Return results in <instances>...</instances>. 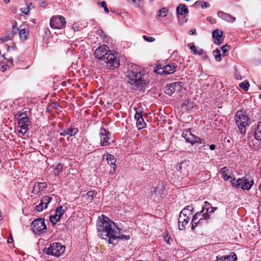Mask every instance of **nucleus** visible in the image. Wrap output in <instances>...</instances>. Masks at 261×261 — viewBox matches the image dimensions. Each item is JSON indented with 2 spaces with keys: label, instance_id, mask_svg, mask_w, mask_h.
Returning <instances> with one entry per match:
<instances>
[{
  "label": "nucleus",
  "instance_id": "50",
  "mask_svg": "<svg viewBox=\"0 0 261 261\" xmlns=\"http://www.w3.org/2000/svg\"><path fill=\"white\" fill-rule=\"evenodd\" d=\"M41 2L40 4V6L43 8H45L48 5V3L46 0H40Z\"/></svg>",
  "mask_w": 261,
  "mask_h": 261
},
{
  "label": "nucleus",
  "instance_id": "31",
  "mask_svg": "<svg viewBox=\"0 0 261 261\" xmlns=\"http://www.w3.org/2000/svg\"><path fill=\"white\" fill-rule=\"evenodd\" d=\"M213 56L217 61H220L221 60V55L220 51L218 49H216L213 52Z\"/></svg>",
  "mask_w": 261,
  "mask_h": 261
},
{
  "label": "nucleus",
  "instance_id": "4",
  "mask_svg": "<svg viewBox=\"0 0 261 261\" xmlns=\"http://www.w3.org/2000/svg\"><path fill=\"white\" fill-rule=\"evenodd\" d=\"M234 119L240 133L245 134L246 127L250 123V120L246 111L242 110L238 111L235 115Z\"/></svg>",
  "mask_w": 261,
  "mask_h": 261
},
{
  "label": "nucleus",
  "instance_id": "7",
  "mask_svg": "<svg viewBox=\"0 0 261 261\" xmlns=\"http://www.w3.org/2000/svg\"><path fill=\"white\" fill-rule=\"evenodd\" d=\"M65 251V246L61 245V243L55 242L51 244L47 248L44 249V252L48 254L55 256H59Z\"/></svg>",
  "mask_w": 261,
  "mask_h": 261
},
{
  "label": "nucleus",
  "instance_id": "45",
  "mask_svg": "<svg viewBox=\"0 0 261 261\" xmlns=\"http://www.w3.org/2000/svg\"><path fill=\"white\" fill-rule=\"evenodd\" d=\"M227 48H230V46L226 44L225 45H223L221 48L223 56L226 55V53L228 51V49H227Z\"/></svg>",
  "mask_w": 261,
  "mask_h": 261
},
{
  "label": "nucleus",
  "instance_id": "19",
  "mask_svg": "<svg viewBox=\"0 0 261 261\" xmlns=\"http://www.w3.org/2000/svg\"><path fill=\"white\" fill-rule=\"evenodd\" d=\"M219 172L220 174H221L222 177L225 181L228 180V179L231 180L233 179V177L230 176L231 172L227 167H224L221 168L219 171Z\"/></svg>",
  "mask_w": 261,
  "mask_h": 261
},
{
  "label": "nucleus",
  "instance_id": "46",
  "mask_svg": "<svg viewBox=\"0 0 261 261\" xmlns=\"http://www.w3.org/2000/svg\"><path fill=\"white\" fill-rule=\"evenodd\" d=\"M98 4H100L101 6L103 8L105 12H106V13L109 12V9L107 8V5H106V2L102 1L100 3L99 2H98Z\"/></svg>",
  "mask_w": 261,
  "mask_h": 261
},
{
  "label": "nucleus",
  "instance_id": "11",
  "mask_svg": "<svg viewBox=\"0 0 261 261\" xmlns=\"http://www.w3.org/2000/svg\"><path fill=\"white\" fill-rule=\"evenodd\" d=\"M216 209L217 208L213 207L210 203L205 201L202 210L198 212V213H200V215L205 220H208L210 219V216L208 213H214Z\"/></svg>",
  "mask_w": 261,
  "mask_h": 261
},
{
  "label": "nucleus",
  "instance_id": "35",
  "mask_svg": "<svg viewBox=\"0 0 261 261\" xmlns=\"http://www.w3.org/2000/svg\"><path fill=\"white\" fill-rule=\"evenodd\" d=\"M168 13V10L166 8H163L160 9L159 11V17H165L166 16L167 13Z\"/></svg>",
  "mask_w": 261,
  "mask_h": 261
},
{
  "label": "nucleus",
  "instance_id": "6",
  "mask_svg": "<svg viewBox=\"0 0 261 261\" xmlns=\"http://www.w3.org/2000/svg\"><path fill=\"white\" fill-rule=\"evenodd\" d=\"M177 65L172 63H165L164 64L157 65L154 70V72L160 75H167L175 72Z\"/></svg>",
  "mask_w": 261,
  "mask_h": 261
},
{
  "label": "nucleus",
  "instance_id": "43",
  "mask_svg": "<svg viewBox=\"0 0 261 261\" xmlns=\"http://www.w3.org/2000/svg\"><path fill=\"white\" fill-rule=\"evenodd\" d=\"M142 37L147 42H152L155 41V38L152 37H149L146 35H143Z\"/></svg>",
  "mask_w": 261,
  "mask_h": 261
},
{
  "label": "nucleus",
  "instance_id": "33",
  "mask_svg": "<svg viewBox=\"0 0 261 261\" xmlns=\"http://www.w3.org/2000/svg\"><path fill=\"white\" fill-rule=\"evenodd\" d=\"M249 86V83L247 81H245L239 84L240 87L243 89L245 91H248Z\"/></svg>",
  "mask_w": 261,
  "mask_h": 261
},
{
  "label": "nucleus",
  "instance_id": "37",
  "mask_svg": "<svg viewBox=\"0 0 261 261\" xmlns=\"http://www.w3.org/2000/svg\"><path fill=\"white\" fill-rule=\"evenodd\" d=\"M194 144L196 143L198 144H203V146H205V142L204 141L203 139L198 137V136H196L195 139H194L193 141Z\"/></svg>",
  "mask_w": 261,
  "mask_h": 261
},
{
  "label": "nucleus",
  "instance_id": "2",
  "mask_svg": "<svg viewBox=\"0 0 261 261\" xmlns=\"http://www.w3.org/2000/svg\"><path fill=\"white\" fill-rule=\"evenodd\" d=\"M94 56L100 60L106 69L113 70L119 66V60L116 54L112 53L106 45L99 46L95 50Z\"/></svg>",
  "mask_w": 261,
  "mask_h": 261
},
{
  "label": "nucleus",
  "instance_id": "24",
  "mask_svg": "<svg viewBox=\"0 0 261 261\" xmlns=\"http://www.w3.org/2000/svg\"><path fill=\"white\" fill-rule=\"evenodd\" d=\"M254 136L257 140H259L261 142V121L259 122L256 126Z\"/></svg>",
  "mask_w": 261,
  "mask_h": 261
},
{
  "label": "nucleus",
  "instance_id": "10",
  "mask_svg": "<svg viewBox=\"0 0 261 261\" xmlns=\"http://www.w3.org/2000/svg\"><path fill=\"white\" fill-rule=\"evenodd\" d=\"M184 83L180 82H174L166 85L165 87V92L168 95H171L173 93L180 92L182 89Z\"/></svg>",
  "mask_w": 261,
  "mask_h": 261
},
{
  "label": "nucleus",
  "instance_id": "1",
  "mask_svg": "<svg viewBox=\"0 0 261 261\" xmlns=\"http://www.w3.org/2000/svg\"><path fill=\"white\" fill-rule=\"evenodd\" d=\"M96 228L98 236L102 239L107 240L110 244H114L117 235L121 233V229L109 217L101 215L98 217Z\"/></svg>",
  "mask_w": 261,
  "mask_h": 261
},
{
  "label": "nucleus",
  "instance_id": "32",
  "mask_svg": "<svg viewBox=\"0 0 261 261\" xmlns=\"http://www.w3.org/2000/svg\"><path fill=\"white\" fill-rule=\"evenodd\" d=\"M36 184L37 188L36 194H38L41 191H42L46 187V184L45 182H37Z\"/></svg>",
  "mask_w": 261,
  "mask_h": 261
},
{
  "label": "nucleus",
  "instance_id": "64",
  "mask_svg": "<svg viewBox=\"0 0 261 261\" xmlns=\"http://www.w3.org/2000/svg\"><path fill=\"white\" fill-rule=\"evenodd\" d=\"M10 0H4V2L8 4L10 2Z\"/></svg>",
  "mask_w": 261,
  "mask_h": 261
},
{
  "label": "nucleus",
  "instance_id": "14",
  "mask_svg": "<svg viewBox=\"0 0 261 261\" xmlns=\"http://www.w3.org/2000/svg\"><path fill=\"white\" fill-rule=\"evenodd\" d=\"M79 132L78 128L71 125L63 129L60 135L62 136H69L70 137L75 136Z\"/></svg>",
  "mask_w": 261,
  "mask_h": 261
},
{
  "label": "nucleus",
  "instance_id": "5",
  "mask_svg": "<svg viewBox=\"0 0 261 261\" xmlns=\"http://www.w3.org/2000/svg\"><path fill=\"white\" fill-rule=\"evenodd\" d=\"M231 185L237 189H241L243 190H249L254 185V180L252 178H247V176H243L239 178L236 180V178L229 180Z\"/></svg>",
  "mask_w": 261,
  "mask_h": 261
},
{
  "label": "nucleus",
  "instance_id": "57",
  "mask_svg": "<svg viewBox=\"0 0 261 261\" xmlns=\"http://www.w3.org/2000/svg\"><path fill=\"white\" fill-rule=\"evenodd\" d=\"M215 148H216V146H215V145H214V144H212V145H210V149L211 150H214Z\"/></svg>",
  "mask_w": 261,
  "mask_h": 261
},
{
  "label": "nucleus",
  "instance_id": "16",
  "mask_svg": "<svg viewBox=\"0 0 261 261\" xmlns=\"http://www.w3.org/2000/svg\"><path fill=\"white\" fill-rule=\"evenodd\" d=\"M217 16L222 19L229 23H232L236 20L235 17L229 14L226 13L222 11H219L218 12Z\"/></svg>",
  "mask_w": 261,
  "mask_h": 261
},
{
  "label": "nucleus",
  "instance_id": "60",
  "mask_svg": "<svg viewBox=\"0 0 261 261\" xmlns=\"http://www.w3.org/2000/svg\"><path fill=\"white\" fill-rule=\"evenodd\" d=\"M196 32V30H191L189 31V34L192 35H193L195 34Z\"/></svg>",
  "mask_w": 261,
  "mask_h": 261
},
{
  "label": "nucleus",
  "instance_id": "55",
  "mask_svg": "<svg viewBox=\"0 0 261 261\" xmlns=\"http://www.w3.org/2000/svg\"><path fill=\"white\" fill-rule=\"evenodd\" d=\"M13 242V238H12V236L11 234H10L8 239V240H7V242L8 243H12Z\"/></svg>",
  "mask_w": 261,
  "mask_h": 261
},
{
  "label": "nucleus",
  "instance_id": "40",
  "mask_svg": "<svg viewBox=\"0 0 261 261\" xmlns=\"http://www.w3.org/2000/svg\"><path fill=\"white\" fill-rule=\"evenodd\" d=\"M12 32L10 35H12L13 37L14 35H16L17 32H18V29L17 27V23L16 22H14V23L12 25Z\"/></svg>",
  "mask_w": 261,
  "mask_h": 261
},
{
  "label": "nucleus",
  "instance_id": "36",
  "mask_svg": "<svg viewBox=\"0 0 261 261\" xmlns=\"http://www.w3.org/2000/svg\"><path fill=\"white\" fill-rule=\"evenodd\" d=\"M43 202L45 203V205L44 206V208H47L48 207V204L51 202L52 200V198L47 196L44 197L42 199Z\"/></svg>",
  "mask_w": 261,
  "mask_h": 261
},
{
  "label": "nucleus",
  "instance_id": "44",
  "mask_svg": "<svg viewBox=\"0 0 261 261\" xmlns=\"http://www.w3.org/2000/svg\"><path fill=\"white\" fill-rule=\"evenodd\" d=\"M12 38H13V35L9 34L8 35H7V36H6L3 38H1L2 43L6 42L9 40H10L12 39Z\"/></svg>",
  "mask_w": 261,
  "mask_h": 261
},
{
  "label": "nucleus",
  "instance_id": "15",
  "mask_svg": "<svg viewBox=\"0 0 261 261\" xmlns=\"http://www.w3.org/2000/svg\"><path fill=\"white\" fill-rule=\"evenodd\" d=\"M110 133L104 128H100V138H101V145L102 146H107L109 145V140L110 139L109 136Z\"/></svg>",
  "mask_w": 261,
  "mask_h": 261
},
{
  "label": "nucleus",
  "instance_id": "9",
  "mask_svg": "<svg viewBox=\"0 0 261 261\" xmlns=\"http://www.w3.org/2000/svg\"><path fill=\"white\" fill-rule=\"evenodd\" d=\"M65 18L62 16H54L50 20V26L54 29H61L66 25Z\"/></svg>",
  "mask_w": 261,
  "mask_h": 261
},
{
  "label": "nucleus",
  "instance_id": "3",
  "mask_svg": "<svg viewBox=\"0 0 261 261\" xmlns=\"http://www.w3.org/2000/svg\"><path fill=\"white\" fill-rule=\"evenodd\" d=\"M126 81L132 88L141 90L146 88L149 82L146 79L145 75L142 74L140 72L129 71L126 75Z\"/></svg>",
  "mask_w": 261,
  "mask_h": 261
},
{
  "label": "nucleus",
  "instance_id": "56",
  "mask_svg": "<svg viewBox=\"0 0 261 261\" xmlns=\"http://www.w3.org/2000/svg\"><path fill=\"white\" fill-rule=\"evenodd\" d=\"M37 191V186H36V184L35 185L33 190H32V193H33L34 194H36V191Z\"/></svg>",
  "mask_w": 261,
  "mask_h": 261
},
{
  "label": "nucleus",
  "instance_id": "23",
  "mask_svg": "<svg viewBox=\"0 0 261 261\" xmlns=\"http://www.w3.org/2000/svg\"><path fill=\"white\" fill-rule=\"evenodd\" d=\"M223 32L219 31V30H215L213 32V37L216 40L215 43L217 45H220L221 42L220 41V39L222 36Z\"/></svg>",
  "mask_w": 261,
  "mask_h": 261
},
{
  "label": "nucleus",
  "instance_id": "29",
  "mask_svg": "<svg viewBox=\"0 0 261 261\" xmlns=\"http://www.w3.org/2000/svg\"><path fill=\"white\" fill-rule=\"evenodd\" d=\"M61 218V217L59 215L55 214V215H51L49 217V220L50 221L53 223L54 225H55L58 221L60 220Z\"/></svg>",
  "mask_w": 261,
  "mask_h": 261
},
{
  "label": "nucleus",
  "instance_id": "28",
  "mask_svg": "<svg viewBox=\"0 0 261 261\" xmlns=\"http://www.w3.org/2000/svg\"><path fill=\"white\" fill-rule=\"evenodd\" d=\"M107 157L106 158V160L107 161V162L111 166L113 165H116L115 163L116 162V159L114 157V155L108 154Z\"/></svg>",
  "mask_w": 261,
  "mask_h": 261
},
{
  "label": "nucleus",
  "instance_id": "8",
  "mask_svg": "<svg viewBox=\"0 0 261 261\" xmlns=\"http://www.w3.org/2000/svg\"><path fill=\"white\" fill-rule=\"evenodd\" d=\"M32 230L35 234L44 232L46 229V225L44 218H37L32 223Z\"/></svg>",
  "mask_w": 261,
  "mask_h": 261
},
{
  "label": "nucleus",
  "instance_id": "17",
  "mask_svg": "<svg viewBox=\"0 0 261 261\" xmlns=\"http://www.w3.org/2000/svg\"><path fill=\"white\" fill-rule=\"evenodd\" d=\"M182 136L185 139L187 142L194 145V139H195L196 135H193L191 133V129H188L184 131L182 134Z\"/></svg>",
  "mask_w": 261,
  "mask_h": 261
},
{
  "label": "nucleus",
  "instance_id": "12",
  "mask_svg": "<svg viewBox=\"0 0 261 261\" xmlns=\"http://www.w3.org/2000/svg\"><path fill=\"white\" fill-rule=\"evenodd\" d=\"M201 216L200 214V213H196L193 217V218L192 219L191 221V229L192 230H194L195 227L198 225H202L204 224L205 222L207 223V220H205V219L203 217H201L199 219V217Z\"/></svg>",
  "mask_w": 261,
  "mask_h": 261
},
{
  "label": "nucleus",
  "instance_id": "62",
  "mask_svg": "<svg viewBox=\"0 0 261 261\" xmlns=\"http://www.w3.org/2000/svg\"><path fill=\"white\" fill-rule=\"evenodd\" d=\"M22 116H27V112L25 111V112H22Z\"/></svg>",
  "mask_w": 261,
  "mask_h": 261
},
{
  "label": "nucleus",
  "instance_id": "54",
  "mask_svg": "<svg viewBox=\"0 0 261 261\" xmlns=\"http://www.w3.org/2000/svg\"><path fill=\"white\" fill-rule=\"evenodd\" d=\"M235 77L236 79H237L238 80L242 79L241 76L240 75V73L237 72V70L236 71Z\"/></svg>",
  "mask_w": 261,
  "mask_h": 261
},
{
  "label": "nucleus",
  "instance_id": "58",
  "mask_svg": "<svg viewBox=\"0 0 261 261\" xmlns=\"http://www.w3.org/2000/svg\"><path fill=\"white\" fill-rule=\"evenodd\" d=\"M7 65H3L2 67V71L3 72H4L6 70H7Z\"/></svg>",
  "mask_w": 261,
  "mask_h": 261
},
{
  "label": "nucleus",
  "instance_id": "22",
  "mask_svg": "<svg viewBox=\"0 0 261 261\" xmlns=\"http://www.w3.org/2000/svg\"><path fill=\"white\" fill-rule=\"evenodd\" d=\"M190 217V216L184 217L183 220L181 221V217H179L178 227L180 230H184L185 229V225L188 224Z\"/></svg>",
  "mask_w": 261,
  "mask_h": 261
},
{
  "label": "nucleus",
  "instance_id": "13",
  "mask_svg": "<svg viewBox=\"0 0 261 261\" xmlns=\"http://www.w3.org/2000/svg\"><path fill=\"white\" fill-rule=\"evenodd\" d=\"M165 190V186L163 182L159 183L153 189L152 195L154 193L155 196L159 200L163 197Z\"/></svg>",
  "mask_w": 261,
  "mask_h": 261
},
{
  "label": "nucleus",
  "instance_id": "61",
  "mask_svg": "<svg viewBox=\"0 0 261 261\" xmlns=\"http://www.w3.org/2000/svg\"><path fill=\"white\" fill-rule=\"evenodd\" d=\"M62 168V166H61V164H59L57 167L56 168V169L57 170H60Z\"/></svg>",
  "mask_w": 261,
  "mask_h": 261
},
{
  "label": "nucleus",
  "instance_id": "18",
  "mask_svg": "<svg viewBox=\"0 0 261 261\" xmlns=\"http://www.w3.org/2000/svg\"><path fill=\"white\" fill-rule=\"evenodd\" d=\"M216 258L215 261H236L238 258L237 255L233 252H231L230 255L218 256Z\"/></svg>",
  "mask_w": 261,
  "mask_h": 261
},
{
  "label": "nucleus",
  "instance_id": "34",
  "mask_svg": "<svg viewBox=\"0 0 261 261\" xmlns=\"http://www.w3.org/2000/svg\"><path fill=\"white\" fill-rule=\"evenodd\" d=\"M27 34L28 32L25 29H21L19 32V35L21 39L26 40L27 39Z\"/></svg>",
  "mask_w": 261,
  "mask_h": 261
},
{
  "label": "nucleus",
  "instance_id": "49",
  "mask_svg": "<svg viewBox=\"0 0 261 261\" xmlns=\"http://www.w3.org/2000/svg\"><path fill=\"white\" fill-rule=\"evenodd\" d=\"M111 169L109 171V174L111 175H113L115 173V169L116 168V165H113L111 166Z\"/></svg>",
  "mask_w": 261,
  "mask_h": 261
},
{
  "label": "nucleus",
  "instance_id": "30",
  "mask_svg": "<svg viewBox=\"0 0 261 261\" xmlns=\"http://www.w3.org/2000/svg\"><path fill=\"white\" fill-rule=\"evenodd\" d=\"M137 126L138 129L140 130L146 126V123L144 122V119L141 118V119L137 120L136 122Z\"/></svg>",
  "mask_w": 261,
  "mask_h": 261
},
{
  "label": "nucleus",
  "instance_id": "48",
  "mask_svg": "<svg viewBox=\"0 0 261 261\" xmlns=\"http://www.w3.org/2000/svg\"><path fill=\"white\" fill-rule=\"evenodd\" d=\"M141 118H143L141 113L137 111L135 115V119L137 121V120L141 119Z\"/></svg>",
  "mask_w": 261,
  "mask_h": 261
},
{
  "label": "nucleus",
  "instance_id": "25",
  "mask_svg": "<svg viewBox=\"0 0 261 261\" xmlns=\"http://www.w3.org/2000/svg\"><path fill=\"white\" fill-rule=\"evenodd\" d=\"M194 105V101L191 100L189 99H187L185 100L183 103L182 107L185 110H189L193 108Z\"/></svg>",
  "mask_w": 261,
  "mask_h": 261
},
{
  "label": "nucleus",
  "instance_id": "39",
  "mask_svg": "<svg viewBox=\"0 0 261 261\" xmlns=\"http://www.w3.org/2000/svg\"><path fill=\"white\" fill-rule=\"evenodd\" d=\"M20 128V130L19 132L21 133L22 135H24L27 132V130L29 129V126H24V125H18Z\"/></svg>",
  "mask_w": 261,
  "mask_h": 261
},
{
  "label": "nucleus",
  "instance_id": "53",
  "mask_svg": "<svg viewBox=\"0 0 261 261\" xmlns=\"http://www.w3.org/2000/svg\"><path fill=\"white\" fill-rule=\"evenodd\" d=\"M210 7V5L207 2H203L202 4L201 5V7L202 8H209Z\"/></svg>",
  "mask_w": 261,
  "mask_h": 261
},
{
  "label": "nucleus",
  "instance_id": "59",
  "mask_svg": "<svg viewBox=\"0 0 261 261\" xmlns=\"http://www.w3.org/2000/svg\"><path fill=\"white\" fill-rule=\"evenodd\" d=\"M202 58L203 59V60H206L208 59V56L206 54H204L202 57Z\"/></svg>",
  "mask_w": 261,
  "mask_h": 261
},
{
  "label": "nucleus",
  "instance_id": "52",
  "mask_svg": "<svg viewBox=\"0 0 261 261\" xmlns=\"http://www.w3.org/2000/svg\"><path fill=\"white\" fill-rule=\"evenodd\" d=\"M22 117V113L20 111L17 112V113L15 115V118L17 120H19V118Z\"/></svg>",
  "mask_w": 261,
  "mask_h": 261
},
{
  "label": "nucleus",
  "instance_id": "41",
  "mask_svg": "<svg viewBox=\"0 0 261 261\" xmlns=\"http://www.w3.org/2000/svg\"><path fill=\"white\" fill-rule=\"evenodd\" d=\"M94 192L93 191H89L87 193V199L90 201H92L94 199Z\"/></svg>",
  "mask_w": 261,
  "mask_h": 261
},
{
  "label": "nucleus",
  "instance_id": "38",
  "mask_svg": "<svg viewBox=\"0 0 261 261\" xmlns=\"http://www.w3.org/2000/svg\"><path fill=\"white\" fill-rule=\"evenodd\" d=\"M56 214H57L60 217H62V216L64 214V211L63 210V206H58L55 210Z\"/></svg>",
  "mask_w": 261,
  "mask_h": 261
},
{
  "label": "nucleus",
  "instance_id": "27",
  "mask_svg": "<svg viewBox=\"0 0 261 261\" xmlns=\"http://www.w3.org/2000/svg\"><path fill=\"white\" fill-rule=\"evenodd\" d=\"M190 48L191 50V51L193 52V54L195 55H202L203 53V49L201 48H199L197 46H195V45H191L190 46Z\"/></svg>",
  "mask_w": 261,
  "mask_h": 261
},
{
  "label": "nucleus",
  "instance_id": "47",
  "mask_svg": "<svg viewBox=\"0 0 261 261\" xmlns=\"http://www.w3.org/2000/svg\"><path fill=\"white\" fill-rule=\"evenodd\" d=\"M32 8H30V6H27L26 8H21V11L25 14H28L30 10Z\"/></svg>",
  "mask_w": 261,
  "mask_h": 261
},
{
  "label": "nucleus",
  "instance_id": "51",
  "mask_svg": "<svg viewBox=\"0 0 261 261\" xmlns=\"http://www.w3.org/2000/svg\"><path fill=\"white\" fill-rule=\"evenodd\" d=\"M36 210L39 212H42L43 210L44 206H42L41 204H39L36 206Z\"/></svg>",
  "mask_w": 261,
  "mask_h": 261
},
{
  "label": "nucleus",
  "instance_id": "42",
  "mask_svg": "<svg viewBox=\"0 0 261 261\" xmlns=\"http://www.w3.org/2000/svg\"><path fill=\"white\" fill-rule=\"evenodd\" d=\"M130 239L129 235H124V234H118L117 235L116 239H121V240H129Z\"/></svg>",
  "mask_w": 261,
  "mask_h": 261
},
{
  "label": "nucleus",
  "instance_id": "26",
  "mask_svg": "<svg viewBox=\"0 0 261 261\" xmlns=\"http://www.w3.org/2000/svg\"><path fill=\"white\" fill-rule=\"evenodd\" d=\"M18 125H24V126H29L30 124L29 119L28 116H22L19 118Z\"/></svg>",
  "mask_w": 261,
  "mask_h": 261
},
{
  "label": "nucleus",
  "instance_id": "20",
  "mask_svg": "<svg viewBox=\"0 0 261 261\" xmlns=\"http://www.w3.org/2000/svg\"><path fill=\"white\" fill-rule=\"evenodd\" d=\"M176 14L177 15H183L185 14H188L189 13V10L187 6L184 4H180L176 7Z\"/></svg>",
  "mask_w": 261,
  "mask_h": 261
},
{
  "label": "nucleus",
  "instance_id": "63",
  "mask_svg": "<svg viewBox=\"0 0 261 261\" xmlns=\"http://www.w3.org/2000/svg\"><path fill=\"white\" fill-rule=\"evenodd\" d=\"M40 204H41V205H42V206H43V205H44V204L45 205V203H44V202H43L42 199H41V202H40Z\"/></svg>",
  "mask_w": 261,
  "mask_h": 261
},
{
  "label": "nucleus",
  "instance_id": "21",
  "mask_svg": "<svg viewBox=\"0 0 261 261\" xmlns=\"http://www.w3.org/2000/svg\"><path fill=\"white\" fill-rule=\"evenodd\" d=\"M194 210V208L193 207L192 205H189L186 206L180 213L179 217L182 218V215L184 217H186V216H191L192 214L193 211Z\"/></svg>",
  "mask_w": 261,
  "mask_h": 261
}]
</instances>
